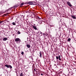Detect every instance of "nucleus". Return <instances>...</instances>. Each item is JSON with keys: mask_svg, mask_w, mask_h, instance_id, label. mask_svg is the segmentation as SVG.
I'll return each instance as SVG.
<instances>
[{"mask_svg": "<svg viewBox=\"0 0 76 76\" xmlns=\"http://www.w3.org/2000/svg\"><path fill=\"white\" fill-rule=\"evenodd\" d=\"M41 76H42V75H43V74H41Z\"/></svg>", "mask_w": 76, "mask_h": 76, "instance_id": "obj_20", "label": "nucleus"}, {"mask_svg": "<svg viewBox=\"0 0 76 76\" xmlns=\"http://www.w3.org/2000/svg\"><path fill=\"white\" fill-rule=\"evenodd\" d=\"M36 19H37V18H36Z\"/></svg>", "mask_w": 76, "mask_h": 76, "instance_id": "obj_26", "label": "nucleus"}, {"mask_svg": "<svg viewBox=\"0 0 76 76\" xmlns=\"http://www.w3.org/2000/svg\"><path fill=\"white\" fill-rule=\"evenodd\" d=\"M72 18L73 19H76V17H75V16H74L72 15Z\"/></svg>", "mask_w": 76, "mask_h": 76, "instance_id": "obj_11", "label": "nucleus"}, {"mask_svg": "<svg viewBox=\"0 0 76 76\" xmlns=\"http://www.w3.org/2000/svg\"><path fill=\"white\" fill-rule=\"evenodd\" d=\"M67 3L69 6H70V7H72V4H71L70 2H69V1H67Z\"/></svg>", "mask_w": 76, "mask_h": 76, "instance_id": "obj_5", "label": "nucleus"}, {"mask_svg": "<svg viewBox=\"0 0 76 76\" xmlns=\"http://www.w3.org/2000/svg\"><path fill=\"white\" fill-rule=\"evenodd\" d=\"M38 75H40L39 74H38Z\"/></svg>", "mask_w": 76, "mask_h": 76, "instance_id": "obj_25", "label": "nucleus"}, {"mask_svg": "<svg viewBox=\"0 0 76 76\" xmlns=\"http://www.w3.org/2000/svg\"><path fill=\"white\" fill-rule=\"evenodd\" d=\"M39 53H40V57L41 58V57H42V54L40 52Z\"/></svg>", "mask_w": 76, "mask_h": 76, "instance_id": "obj_12", "label": "nucleus"}, {"mask_svg": "<svg viewBox=\"0 0 76 76\" xmlns=\"http://www.w3.org/2000/svg\"><path fill=\"white\" fill-rule=\"evenodd\" d=\"M37 18H38V19H39L40 18L39 17L37 16Z\"/></svg>", "mask_w": 76, "mask_h": 76, "instance_id": "obj_19", "label": "nucleus"}, {"mask_svg": "<svg viewBox=\"0 0 76 76\" xmlns=\"http://www.w3.org/2000/svg\"><path fill=\"white\" fill-rule=\"evenodd\" d=\"M33 28L34 29H35V30H37V27L36 26H33Z\"/></svg>", "mask_w": 76, "mask_h": 76, "instance_id": "obj_7", "label": "nucleus"}, {"mask_svg": "<svg viewBox=\"0 0 76 76\" xmlns=\"http://www.w3.org/2000/svg\"><path fill=\"white\" fill-rule=\"evenodd\" d=\"M50 16H53V12L52 11L50 12Z\"/></svg>", "mask_w": 76, "mask_h": 76, "instance_id": "obj_6", "label": "nucleus"}, {"mask_svg": "<svg viewBox=\"0 0 76 76\" xmlns=\"http://www.w3.org/2000/svg\"><path fill=\"white\" fill-rule=\"evenodd\" d=\"M20 76H23V73H21L20 74Z\"/></svg>", "mask_w": 76, "mask_h": 76, "instance_id": "obj_13", "label": "nucleus"}, {"mask_svg": "<svg viewBox=\"0 0 76 76\" xmlns=\"http://www.w3.org/2000/svg\"><path fill=\"white\" fill-rule=\"evenodd\" d=\"M26 13H28V12H26Z\"/></svg>", "mask_w": 76, "mask_h": 76, "instance_id": "obj_23", "label": "nucleus"}, {"mask_svg": "<svg viewBox=\"0 0 76 76\" xmlns=\"http://www.w3.org/2000/svg\"><path fill=\"white\" fill-rule=\"evenodd\" d=\"M5 67H7V68H9V67L11 69H12V66L10 65L6 64L5 65Z\"/></svg>", "mask_w": 76, "mask_h": 76, "instance_id": "obj_2", "label": "nucleus"}, {"mask_svg": "<svg viewBox=\"0 0 76 76\" xmlns=\"http://www.w3.org/2000/svg\"><path fill=\"white\" fill-rule=\"evenodd\" d=\"M34 26H35V24H34Z\"/></svg>", "mask_w": 76, "mask_h": 76, "instance_id": "obj_22", "label": "nucleus"}, {"mask_svg": "<svg viewBox=\"0 0 76 76\" xmlns=\"http://www.w3.org/2000/svg\"><path fill=\"white\" fill-rule=\"evenodd\" d=\"M27 47H28V48H29L31 47V45H27Z\"/></svg>", "mask_w": 76, "mask_h": 76, "instance_id": "obj_9", "label": "nucleus"}, {"mask_svg": "<svg viewBox=\"0 0 76 76\" xmlns=\"http://www.w3.org/2000/svg\"><path fill=\"white\" fill-rule=\"evenodd\" d=\"M21 54H22V55H23V54H24V53L23 52H21Z\"/></svg>", "mask_w": 76, "mask_h": 76, "instance_id": "obj_16", "label": "nucleus"}, {"mask_svg": "<svg viewBox=\"0 0 76 76\" xmlns=\"http://www.w3.org/2000/svg\"><path fill=\"white\" fill-rule=\"evenodd\" d=\"M24 4L23 3H22L20 4V6H23Z\"/></svg>", "mask_w": 76, "mask_h": 76, "instance_id": "obj_17", "label": "nucleus"}, {"mask_svg": "<svg viewBox=\"0 0 76 76\" xmlns=\"http://www.w3.org/2000/svg\"><path fill=\"white\" fill-rule=\"evenodd\" d=\"M4 20H2V21H1L0 22L1 24H3V23H4Z\"/></svg>", "mask_w": 76, "mask_h": 76, "instance_id": "obj_8", "label": "nucleus"}, {"mask_svg": "<svg viewBox=\"0 0 76 76\" xmlns=\"http://www.w3.org/2000/svg\"><path fill=\"white\" fill-rule=\"evenodd\" d=\"M34 2H32V1H29L27 3V4H28L32 5V4H34Z\"/></svg>", "mask_w": 76, "mask_h": 76, "instance_id": "obj_3", "label": "nucleus"}, {"mask_svg": "<svg viewBox=\"0 0 76 76\" xmlns=\"http://www.w3.org/2000/svg\"><path fill=\"white\" fill-rule=\"evenodd\" d=\"M0 24H1V22H0Z\"/></svg>", "mask_w": 76, "mask_h": 76, "instance_id": "obj_24", "label": "nucleus"}, {"mask_svg": "<svg viewBox=\"0 0 76 76\" xmlns=\"http://www.w3.org/2000/svg\"><path fill=\"white\" fill-rule=\"evenodd\" d=\"M12 24L13 25H16V23H15V22H13Z\"/></svg>", "mask_w": 76, "mask_h": 76, "instance_id": "obj_14", "label": "nucleus"}, {"mask_svg": "<svg viewBox=\"0 0 76 76\" xmlns=\"http://www.w3.org/2000/svg\"><path fill=\"white\" fill-rule=\"evenodd\" d=\"M15 42H18V41H19V42H21V40L19 38H17L15 39Z\"/></svg>", "mask_w": 76, "mask_h": 76, "instance_id": "obj_1", "label": "nucleus"}, {"mask_svg": "<svg viewBox=\"0 0 76 76\" xmlns=\"http://www.w3.org/2000/svg\"><path fill=\"white\" fill-rule=\"evenodd\" d=\"M61 56H56V58L57 60H61V58H60Z\"/></svg>", "mask_w": 76, "mask_h": 76, "instance_id": "obj_4", "label": "nucleus"}, {"mask_svg": "<svg viewBox=\"0 0 76 76\" xmlns=\"http://www.w3.org/2000/svg\"><path fill=\"white\" fill-rule=\"evenodd\" d=\"M70 40H71V39H70V38H69L68 39V41H70Z\"/></svg>", "mask_w": 76, "mask_h": 76, "instance_id": "obj_15", "label": "nucleus"}, {"mask_svg": "<svg viewBox=\"0 0 76 76\" xmlns=\"http://www.w3.org/2000/svg\"><path fill=\"white\" fill-rule=\"evenodd\" d=\"M18 34H20V32L19 31H18Z\"/></svg>", "mask_w": 76, "mask_h": 76, "instance_id": "obj_18", "label": "nucleus"}, {"mask_svg": "<svg viewBox=\"0 0 76 76\" xmlns=\"http://www.w3.org/2000/svg\"><path fill=\"white\" fill-rule=\"evenodd\" d=\"M34 70L35 71H36V70L35 69H34Z\"/></svg>", "mask_w": 76, "mask_h": 76, "instance_id": "obj_21", "label": "nucleus"}, {"mask_svg": "<svg viewBox=\"0 0 76 76\" xmlns=\"http://www.w3.org/2000/svg\"><path fill=\"white\" fill-rule=\"evenodd\" d=\"M7 39V38L6 37L4 38L3 39V41H6Z\"/></svg>", "mask_w": 76, "mask_h": 76, "instance_id": "obj_10", "label": "nucleus"}]
</instances>
